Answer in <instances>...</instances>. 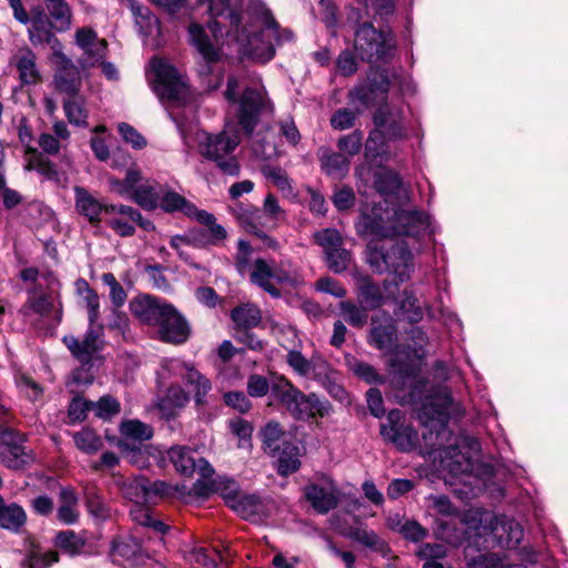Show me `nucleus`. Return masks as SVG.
Returning <instances> with one entry per match:
<instances>
[{
	"mask_svg": "<svg viewBox=\"0 0 568 568\" xmlns=\"http://www.w3.org/2000/svg\"><path fill=\"white\" fill-rule=\"evenodd\" d=\"M195 454L196 453L190 447L180 445L172 446L166 452V455L175 470L183 476L190 477L195 471H197L200 478H209L214 475V468L211 464L202 457L196 458Z\"/></svg>",
	"mask_w": 568,
	"mask_h": 568,
	"instance_id": "2eb2a0df",
	"label": "nucleus"
},
{
	"mask_svg": "<svg viewBox=\"0 0 568 568\" xmlns=\"http://www.w3.org/2000/svg\"><path fill=\"white\" fill-rule=\"evenodd\" d=\"M363 143V132L355 130L349 134L343 135L337 141V148L344 155L354 156L361 152Z\"/></svg>",
	"mask_w": 568,
	"mask_h": 568,
	"instance_id": "e2e57ef3",
	"label": "nucleus"
},
{
	"mask_svg": "<svg viewBox=\"0 0 568 568\" xmlns=\"http://www.w3.org/2000/svg\"><path fill=\"white\" fill-rule=\"evenodd\" d=\"M207 6V12L213 19L211 26L214 38L217 32L235 40L244 47V52L252 59L267 62L275 55V47L293 41L294 34L288 29H281L270 11L263 13V27L253 34H248L242 26L241 0H199Z\"/></svg>",
	"mask_w": 568,
	"mask_h": 568,
	"instance_id": "f257e3e1",
	"label": "nucleus"
},
{
	"mask_svg": "<svg viewBox=\"0 0 568 568\" xmlns=\"http://www.w3.org/2000/svg\"><path fill=\"white\" fill-rule=\"evenodd\" d=\"M491 534L497 545L505 548H516L524 537L521 526L507 516L496 517L491 527Z\"/></svg>",
	"mask_w": 568,
	"mask_h": 568,
	"instance_id": "cd10ccee",
	"label": "nucleus"
},
{
	"mask_svg": "<svg viewBox=\"0 0 568 568\" xmlns=\"http://www.w3.org/2000/svg\"><path fill=\"white\" fill-rule=\"evenodd\" d=\"M240 80L235 75L227 79L224 98L232 104H236V118L242 130L252 135L263 113L272 111V104L263 85L246 87L237 97Z\"/></svg>",
	"mask_w": 568,
	"mask_h": 568,
	"instance_id": "7ed1b4c3",
	"label": "nucleus"
},
{
	"mask_svg": "<svg viewBox=\"0 0 568 568\" xmlns=\"http://www.w3.org/2000/svg\"><path fill=\"white\" fill-rule=\"evenodd\" d=\"M57 89L69 97L77 95L80 88V79L75 72H60L54 77Z\"/></svg>",
	"mask_w": 568,
	"mask_h": 568,
	"instance_id": "338daca9",
	"label": "nucleus"
},
{
	"mask_svg": "<svg viewBox=\"0 0 568 568\" xmlns=\"http://www.w3.org/2000/svg\"><path fill=\"white\" fill-rule=\"evenodd\" d=\"M367 263L378 274L393 276L394 284H400L410 278L414 271V256L405 242L381 244L372 240L367 244Z\"/></svg>",
	"mask_w": 568,
	"mask_h": 568,
	"instance_id": "f03ea898",
	"label": "nucleus"
},
{
	"mask_svg": "<svg viewBox=\"0 0 568 568\" xmlns=\"http://www.w3.org/2000/svg\"><path fill=\"white\" fill-rule=\"evenodd\" d=\"M390 87L388 73L385 70H371L367 81L351 91V99L363 105L369 106L375 103L378 95L385 98Z\"/></svg>",
	"mask_w": 568,
	"mask_h": 568,
	"instance_id": "f3484780",
	"label": "nucleus"
},
{
	"mask_svg": "<svg viewBox=\"0 0 568 568\" xmlns=\"http://www.w3.org/2000/svg\"><path fill=\"white\" fill-rule=\"evenodd\" d=\"M396 337V327L389 316H374L372 318L371 344L377 349L389 348Z\"/></svg>",
	"mask_w": 568,
	"mask_h": 568,
	"instance_id": "473e14b6",
	"label": "nucleus"
},
{
	"mask_svg": "<svg viewBox=\"0 0 568 568\" xmlns=\"http://www.w3.org/2000/svg\"><path fill=\"white\" fill-rule=\"evenodd\" d=\"M252 149L257 158L270 160L278 154L275 142V132L266 128L264 132H258L253 136Z\"/></svg>",
	"mask_w": 568,
	"mask_h": 568,
	"instance_id": "a18cd8bd",
	"label": "nucleus"
},
{
	"mask_svg": "<svg viewBox=\"0 0 568 568\" xmlns=\"http://www.w3.org/2000/svg\"><path fill=\"white\" fill-rule=\"evenodd\" d=\"M106 220V225L119 236L130 237L135 234L134 221L128 219V215L112 214Z\"/></svg>",
	"mask_w": 568,
	"mask_h": 568,
	"instance_id": "69168bd1",
	"label": "nucleus"
},
{
	"mask_svg": "<svg viewBox=\"0 0 568 568\" xmlns=\"http://www.w3.org/2000/svg\"><path fill=\"white\" fill-rule=\"evenodd\" d=\"M151 65L155 73L154 91L160 100H181L185 94L186 85L179 71L160 58L152 59Z\"/></svg>",
	"mask_w": 568,
	"mask_h": 568,
	"instance_id": "1a4fd4ad",
	"label": "nucleus"
},
{
	"mask_svg": "<svg viewBox=\"0 0 568 568\" xmlns=\"http://www.w3.org/2000/svg\"><path fill=\"white\" fill-rule=\"evenodd\" d=\"M121 433L134 440H148L153 436L152 427L140 420H128L122 423Z\"/></svg>",
	"mask_w": 568,
	"mask_h": 568,
	"instance_id": "680f3d73",
	"label": "nucleus"
},
{
	"mask_svg": "<svg viewBox=\"0 0 568 568\" xmlns=\"http://www.w3.org/2000/svg\"><path fill=\"white\" fill-rule=\"evenodd\" d=\"M278 456L277 470L281 475H288L296 471L301 465L297 454V447L292 446L290 443L282 447Z\"/></svg>",
	"mask_w": 568,
	"mask_h": 568,
	"instance_id": "603ef678",
	"label": "nucleus"
},
{
	"mask_svg": "<svg viewBox=\"0 0 568 568\" xmlns=\"http://www.w3.org/2000/svg\"><path fill=\"white\" fill-rule=\"evenodd\" d=\"M75 44L87 55L88 62L93 64L104 58L106 41L99 39L97 32L91 28H80L75 31Z\"/></svg>",
	"mask_w": 568,
	"mask_h": 568,
	"instance_id": "c85d7f7f",
	"label": "nucleus"
},
{
	"mask_svg": "<svg viewBox=\"0 0 568 568\" xmlns=\"http://www.w3.org/2000/svg\"><path fill=\"white\" fill-rule=\"evenodd\" d=\"M325 261L332 272L341 274L351 266L353 263V257L351 252L344 248L342 245L325 253Z\"/></svg>",
	"mask_w": 568,
	"mask_h": 568,
	"instance_id": "864d4df0",
	"label": "nucleus"
},
{
	"mask_svg": "<svg viewBox=\"0 0 568 568\" xmlns=\"http://www.w3.org/2000/svg\"><path fill=\"white\" fill-rule=\"evenodd\" d=\"M250 280L272 297H281V291L274 284V267L263 258H257L252 265Z\"/></svg>",
	"mask_w": 568,
	"mask_h": 568,
	"instance_id": "72a5a7b5",
	"label": "nucleus"
},
{
	"mask_svg": "<svg viewBox=\"0 0 568 568\" xmlns=\"http://www.w3.org/2000/svg\"><path fill=\"white\" fill-rule=\"evenodd\" d=\"M45 278L48 280L45 286H32L27 290V300L20 308V314L26 318L38 315L60 323L62 318L60 283L55 275H47Z\"/></svg>",
	"mask_w": 568,
	"mask_h": 568,
	"instance_id": "423d86ee",
	"label": "nucleus"
},
{
	"mask_svg": "<svg viewBox=\"0 0 568 568\" xmlns=\"http://www.w3.org/2000/svg\"><path fill=\"white\" fill-rule=\"evenodd\" d=\"M320 161L322 170L331 178L341 180L349 171L351 162L346 155L341 152H334L328 149L321 151Z\"/></svg>",
	"mask_w": 568,
	"mask_h": 568,
	"instance_id": "c9c22d12",
	"label": "nucleus"
},
{
	"mask_svg": "<svg viewBox=\"0 0 568 568\" xmlns=\"http://www.w3.org/2000/svg\"><path fill=\"white\" fill-rule=\"evenodd\" d=\"M160 338L168 343L182 344L190 335L186 320L171 305L163 320L158 325Z\"/></svg>",
	"mask_w": 568,
	"mask_h": 568,
	"instance_id": "b1692460",
	"label": "nucleus"
},
{
	"mask_svg": "<svg viewBox=\"0 0 568 568\" xmlns=\"http://www.w3.org/2000/svg\"><path fill=\"white\" fill-rule=\"evenodd\" d=\"M393 213L374 205L369 210L362 211L356 223V231L361 236H373L377 240L394 236Z\"/></svg>",
	"mask_w": 568,
	"mask_h": 568,
	"instance_id": "4468645a",
	"label": "nucleus"
},
{
	"mask_svg": "<svg viewBox=\"0 0 568 568\" xmlns=\"http://www.w3.org/2000/svg\"><path fill=\"white\" fill-rule=\"evenodd\" d=\"M316 244L323 247L324 254L343 245V237L335 229H324L314 234Z\"/></svg>",
	"mask_w": 568,
	"mask_h": 568,
	"instance_id": "0e129e2a",
	"label": "nucleus"
},
{
	"mask_svg": "<svg viewBox=\"0 0 568 568\" xmlns=\"http://www.w3.org/2000/svg\"><path fill=\"white\" fill-rule=\"evenodd\" d=\"M162 189V184L148 180L132 192L131 201L145 211H154L159 206Z\"/></svg>",
	"mask_w": 568,
	"mask_h": 568,
	"instance_id": "f704fd0d",
	"label": "nucleus"
},
{
	"mask_svg": "<svg viewBox=\"0 0 568 568\" xmlns=\"http://www.w3.org/2000/svg\"><path fill=\"white\" fill-rule=\"evenodd\" d=\"M170 310L171 304L151 295L139 296L131 303L134 316L142 323L153 326H158Z\"/></svg>",
	"mask_w": 568,
	"mask_h": 568,
	"instance_id": "aec40b11",
	"label": "nucleus"
},
{
	"mask_svg": "<svg viewBox=\"0 0 568 568\" xmlns=\"http://www.w3.org/2000/svg\"><path fill=\"white\" fill-rule=\"evenodd\" d=\"M29 22L31 26L28 29V38L33 47L48 44L53 51L61 49V42L55 37L52 24L42 11L34 14Z\"/></svg>",
	"mask_w": 568,
	"mask_h": 568,
	"instance_id": "a878e982",
	"label": "nucleus"
},
{
	"mask_svg": "<svg viewBox=\"0 0 568 568\" xmlns=\"http://www.w3.org/2000/svg\"><path fill=\"white\" fill-rule=\"evenodd\" d=\"M213 476L199 478L192 486L193 494L197 497H209L216 493L231 506L240 495L239 484L227 477L219 476L214 478Z\"/></svg>",
	"mask_w": 568,
	"mask_h": 568,
	"instance_id": "6ab92c4d",
	"label": "nucleus"
},
{
	"mask_svg": "<svg viewBox=\"0 0 568 568\" xmlns=\"http://www.w3.org/2000/svg\"><path fill=\"white\" fill-rule=\"evenodd\" d=\"M178 491V485L164 480L151 481L148 479V504H155L158 499L172 497Z\"/></svg>",
	"mask_w": 568,
	"mask_h": 568,
	"instance_id": "13d9d810",
	"label": "nucleus"
},
{
	"mask_svg": "<svg viewBox=\"0 0 568 568\" xmlns=\"http://www.w3.org/2000/svg\"><path fill=\"white\" fill-rule=\"evenodd\" d=\"M393 217L394 236H417L429 225L428 215L423 211L399 210L393 212Z\"/></svg>",
	"mask_w": 568,
	"mask_h": 568,
	"instance_id": "393cba45",
	"label": "nucleus"
},
{
	"mask_svg": "<svg viewBox=\"0 0 568 568\" xmlns=\"http://www.w3.org/2000/svg\"><path fill=\"white\" fill-rule=\"evenodd\" d=\"M45 8L52 21V28L58 32L68 31L72 24V11L65 0H44Z\"/></svg>",
	"mask_w": 568,
	"mask_h": 568,
	"instance_id": "58836bf2",
	"label": "nucleus"
},
{
	"mask_svg": "<svg viewBox=\"0 0 568 568\" xmlns=\"http://www.w3.org/2000/svg\"><path fill=\"white\" fill-rule=\"evenodd\" d=\"M75 207L80 214L85 216L92 225H98L101 222V214H114L106 209L111 205H104L99 200L93 197L84 187L75 186Z\"/></svg>",
	"mask_w": 568,
	"mask_h": 568,
	"instance_id": "c756f323",
	"label": "nucleus"
},
{
	"mask_svg": "<svg viewBox=\"0 0 568 568\" xmlns=\"http://www.w3.org/2000/svg\"><path fill=\"white\" fill-rule=\"evenodd\" d=\"M73 438L77 447L87 454H93L102 446V439L90 428L75 433Z\"/></svg>",
	"mask_w": 568,
	"mask_h": 568,
	"instance_id": "6e6d98bb",
	"label": "nucleus"
},
{
	"mask_svg": "<svg viewBox=\"0 0 568 568\" xmlns=\"http://www.w3.org/2000/svg\"><path fill=\"white\" fill-rule=\"evenodd\" d=\"M9 65L18 73L22 87L36 85L41 81L36 53L28 47H19L10 57Z\"/></svg>",
	"mask_w": 568,
	"mask_h": 568,
	"instance_id": "a211bd4d",
	"label": "nucleus"
},
{
	"mask_svg": "<svg viewBox=\"0 0 568 568\" xmlns=\"http://www.w3.org/2000/svg\"><path fill=\"white\" fill-rule=\"evenodd\" d=\"M348 367L355 376L372 385H383L387 382V377L381 375L374 366L368 363L352 358L348 361Z\"/></svg>",
	"mask_w": 568,
	"mask_h": 568,
	"instance_id": "de8ad7c7",
	"label": "nucleus"
},
{
	"mask_svg": "<svg viewBox=\"0 0 568 568\" xmlns=\"http://www.w3.org/2000/svg\"><path fill=\"white\" fill-rule=\"evenodd\" d=\"M387 366L389 368V383L396 389L404 390L416 383L423 382V379L417 381L420 364L410 349H396L390 355Z\"/></svg>",
	"mask_w": 568,
	"mask_h": 568,
	"instance_id": "6e6552de",
	"label": "nucleus"
},
{
	"mask_svg": "<svg viewBox=\"0 0 568 568\" xmlns=\"http://www.w3.org/2000/svg\"><path fill=\"white\" fill-rule=\"evenodd\" d=\"M303 283L304 278L296 268L286 267L284 263L274 267V284L297 287Z\"/></svg>",
	"mask_w": 568,
	"mask_h": 568,
	"instance_id": "052dcab7",
	"label": "nucleus"
},
{
	"mask_svg": "<svg viewBox=\"0 0 568 568\" xmlns=\"http://www.w3.org/2000/svg\"><path fill=\"white\" fill-rule=\"evenodd\" d=\"M263 174L286 196H294L292 181L287 173L280 166L266 165L263 168Z\"/></svg>",
	"mask_w": 568,
	"mask_h": 568,
	"instance_id": "3c124183",
	"label": "nucleus"
},
{
	"mask_svg": "<svg viewBox=\"0 0 568 568\" xmlns=\"http://www.w3.org/2000/svg\"><path fill=\"white\" fill-rule=\"evenodd\" d=\"M381 435L402 452H410L418 445L416 429L404 423L403 414L398 409L388 413L386 423L381 425Z\"/></svg>",
	"mask_w": 568,
	"mask_h": 568,
	"instance_id": "9b49d317",
	"label": "nucleus"
},
{
	"mask_svg": "<svg viewBox=\"0 0 568 568\" xmlns=\"http://www.w3.org/2000/svg\"><path fill=\"white\" fill-rule=\"evenodd\" d=\"M189 36L191 43L205 61V65L201 68L200 73L209 74L211 72V64L221 59L220 49L212 42L205 29L200 23H190Z\"/></svg>",
	"mask_w": 568,
	"mask_h": 568,
	"instance_id": "5701e85b",
	"label": "nucleus"
},
{
	"mask_svg": "<svg viewBox=\"0 0 568 568\" xmlns=\"http://www.w3.org/2000/svg\"><path fill=\"white\" fill-rule=\"evenodd\" d=\"M172 371L191 388L196 405H203L204 398L211 390V382L192 365L180 361L171 362Z\"/></svg>",
	"mask_w": 568,
	"mask_h": 568,
	"instance_id": "412c9836",
	"label": "nucleus"
},
{
	"mask_svg": "<svg viewBox=\"0 0 568 568\" xmlns=\"http://www.w3.org/2000/svg\"><path fill=\"white\" fill-rule=\"evenodd\" d=\"M24 171H36L44 180L53 181L55 183L61 182V173L58 166L41 151L32 146H27L24 151Z\"/></svg>",
	"mask_w": 568,
	"mask_h": 568,
	"instance_id": "bb28decb",
	"label": "nucleus"
},
{
	"mask_svg": "<svg viewBox=\"0 0 568 568\" xmlns=\"http://www.w3.org/2000/svg\"><path fill=\"white\" fill-rule=\"evenodd\" d=\"M85 505L90 515L95 519L105 520L111 517L110 506L104 501L95 488L87 489Z\"/></svg>",
	"mask_w": 568,
	"mask_h": 568,
	"instance_id": "09e8293b",
	"label": "nucleus"
},
{
	"mask_svg": "<svg viewBox=\"0 0 568 568\" xmlns=\"http://www.w3.org/2000/svg\"><path fill=\"white\" fill-rule=\"evenodd\" d=\"M63 110L69 123L82 128L88 125L89 112L83 98L79 95L67 98L63 101Z\"/></svg>",
	"mask_w": 568,
	"mask_h": 568,
	"instance_id": "49530a36",
	"label": "nucleus"
},
{
	"mask_svg": "<svg viewBox=\"0 0 568 568\" xmlns=\"http://www.w3.org/2000/svg\"><path fill=\"white\" fill-rule=\"evenodd\" d=\"M304 496L318 514H327L337 507L338 488L332 477L321 475L304 487Z\"/></svg>",
	"mask_w": 568,
	"mask_h": 568,
	"instance_id": "ddd939ff",
	"label": "nucleus"
},
{
	"mask_svg": "<svg viewBox=\"0 0 568 568\" xmlns=\"http://www.w3.org/2000/svg\"><path fill=\"white\" fill-rule=\"evenodd\" d=\"M121 491L134 505L148 504V478L138 476L123 480Z\"/></svg>",
	"mask_w": 568,
	"mask_h": 568,
	"instance_id": "37998d69",
	"label": "nucleus"
},
{
	"mask_svg": "<svg viewBox=\"0 0 568 568\" xmlns=\"http://www.w3.org/2000/svg\"><path fill=\"white\" fill-rule=\"evenodd\" d=\"M375 184L381 193L390 194L400 189L402 181L395 172L384 171L377 174Z\"/></svg>",
	"mask_w": 568,
	"mask_h": 568,
	"instance_id": "774afa93",
	"label": "nucleus"
},
{
	"mask_svg": "<svg viewBox=\"0 0 568 568\" xmlns=\"http://www.w3.org/2000/svg\"><path fill=\"white\" fill-rule=\"evenodd\" d=\"M233 214L236 216L241 226L247 232L262 240L266 247L275 250L277 242L268 236L264 229H273L270 217L265 213L251 204L242 202L235 203L232 207Z\"/></svg>",
	"mask_w": 568,
	"mask_h": 568,
	"instance_id": "9d476101",
	"label": "nucleus"
},
{
	"mask_svg": "<svg viewBox=\"0 0 568 568\" xmlns=\"http://www.w3.org/2000/svg\"><path fill=\"white\" fill-rule=\"evenodd\" d=\"M354 278L358 303L368 310L382 306L384 296L381 286L369 275L356 273Z\"/></svg>",
	"mask_w": 568,
	"mask_h": 568,
	"instance_id": "7c9ffc66",
	"label": "nucleus"
},
{
	"mask_svg": "<svg viewBox=\"0 0 568 568\" xmlns=\"http://www.w3.org/2000/svg\"><path fill=\"white\" fill-rule=\"evenodd\" d=\"M231 318L236 329H251L260 325L262 321L261 310L253 304H242L231 312Z\"/></svg>",
	"mask_w": 568,
	"mask_h": 568,
	"instance_id": "79ce46f5",
	"label": "nucleus"
},
{
	"mask_svg": "<svg viewBox=\"0 0 568 568\" xmlns=\"http://www.w3.org/2000/svg\"><path fill=\"white\" fill-rule=\"evenodd\" d=\"M272 394L296 418L306 420L323 415V406L315 394L305 395L284 376H274Z\"/></svg>",
	"mask_w": 568,
	"mask_h": 568,
	"instance_id": "0eeeda50",
	"label": "nucleus"
},
{
	"mask_svg": "<svg viewBox=\"0 0 568 568\" xmlns=\"http://www.w3.org/2000/svg\"><path fill=\"white\" fill-rule=\"evenodd\" d=\"M458 410V405L454 403L449 389L447 387H436L423 403L418 417L425 425L428 422H436L440 427H444L449 415Z\"/></svg>",
	"mask_w": 568,
	"mask_h": 568,
	"instance_id": "f8f14e48",
	"label": "nucleus"
},
{
	"mask_svg": "<svg viewBox=\"0 0 568 568\" xmlns=\"http://www.w3.org/2000/svg\"><path fill=\"white\" fill-rule=\"evenodd\" d=\"M60 506L57 510V519L65 525L75 524L79 519L78 496L74 489L62 487L59 493Z\"/></svg>",
	"mask_w": 568,
	"mask_h": 568,
	"instance_id": "e433bc0d",
	"label": "nucleus"
},
{
	"mask_svg": "<svg viewBox=\"0 0 568 568\" xmlns=\"http://www.w3.org/2000/svg\"><path fill=\"white\" fill-rule=\"evenodd\" d=\"M14 439V432L12 435L0 436V460L8 468L20 469L29 463L30 457L26 453L24 447Z\"/></svg>",
	"mask_w": 568,
	"mask_h": 568,
	"instance_id": "2f4dec72",
	"label": "nucleus"
},
{
	"mask_svg": "<svg viewBox=\"0 0 568 568\" xmlns=\"http://www.w3.org/2000/svg\"><path fill=\"white\" fill-rule=\"evenodd\" d=\"M344 320L354 327H363L367 322V311L364 305H356L351 301H342L338 304Z\"/></svg>",
	"mask_w": 568,
	"mask_h": 568,
	"instance_id": "8fccbe9b",
	"label": "nucleus"
},
{
	"mask_svg": "<svg viewBox=\"0 0 568 568\" xmlns=\"http://www.w3.org/2000/svg\"><path fill=\"white\" fill-rule=\"evenodd\" d=\"M351 538L371 551L377 552L383 557L388 556L390 549L387 542L374 530L358 527L351 532Z\"/></svg>",
	"mask_w": 568,
	"mask_h": 568,
	"instance_id": "a19ab883",
	"label": "nucleus"
},
{
	"mask_svg": "<svg viewBox=\"0 0 568 568\" xmlns=\"http://www.w3.org/2000/svg\"><path fill=\"white\" fill-rule=\"evenodd\" d=\"M264 449L275 456L283 446L290 443V436L276 422H268L261 430Z\"/></svg>",
	"mask_w": 568,
	"mask_h": 568,
	"instance_id": "4c0bfd02",
	"label": "nucleus"
},
{
	"mask_svg": "<svg viewBox=\"0 0 568 568\" xmlns=\"http://www.w3.org/2000/svg\"><path fill=\"white\" fill-rule=\"evenodd\" d=\"M357 57L372 67L386 64L395 55L396 40L389 30L376 29L371 22L359 23L354 33Z\"/></svg>",
	"mask_w": 568,
	"mask_h": 568,
	"instance_id": "20e7f679",
	"label": "nucleus"
},
{
	"mask_svg": "<svg viewBox=\"0 0 568 568\" xmlns=\"http://www.w3.org/2000/svg\"><path fill=\"white\" fill-rule=\"evenodd\" d=\"M374 124L389 139L405 136L403 111L398 106L384 103L377 108L373 116Z\"/></svg>",
	"mask_w": 568,
	"mask_h": 568,
	"instance_id": "4be33fe9",
	"label": "nucleus"
},
{
	"mask_svg": "<svg viewBox=\"0 0 568 568\" xmlns=\"http://www.w3.org/2000/svg\"><path fill=\"white\" fill-rule=\"evenodd\" d=\"M108 211H112L114 214H123L128 215V219L134 221V225H139L143 231L151 232L155 230V225L149 219L143 217L141 212L133 206L120 204V205H111L106 209Z\"/></svg>",
	"mask_w": 568,
	"mask_h": 568,
	"instance_id": "bf43d9fd",
	"label": "nucleus"
},
{
	"mask_svg": "<svg viewBox=\"0 0 568 568\" xmlns=\"http://www.w3.org/2000/svg\"><path fill=\"white\" fill-rule=\"evenodd\" d=\"M55 546L70 555H75L83 548L84 540L72 530H62L55 536Z\"/></svg>",
	"mask_w": 568,
	"mask_h": 568,
	"instance_id": "4d7b16f0",
	"label": "nucleus"
},
{
	"mask_svg": "<svg viewBox=\"0 0 568 568\" xmlns=\"http://www.w3.org/2000/svg\"><path fill=\"white\" fill-rule=\"evenodd\" d=\"M166 213L182 212L184 215L194 212L193 203L189 202L183 195L169 190L163 185L159 206Z\"/></svg>",
	"mask_w": 568,
	"mask_h": 568,
	"instance_id": "c03bdc74",
	"label": "nucleus"
},
{
	"mask_svg": "<svg viewBox=\"0 0 568 568\" xmlns=\"http://www.w3.org/2000/svg\"><path fill=\"white\" fill-rule=\"evenodd\" d=\"M102 326H90L82 341L74 336H64L63 343L72 355L83 365H89L103 348Z\"/></svg>",
	"mask_w": 568,
	"mask_h": 568,
	"instance_id": "dca6fc26",
	"label": "nucleus"
},
{
	"mask_svg": "<svg viewBox=\"0 0 568 568\" xmlns=\"http://www.w3.org/2000/svg\"><path fill=\"white\" fill-rule=\"evenodd\" d=\"M27 521L24 509L16 504L7 505L0 497V527L12 531H18Z\"/></svg>",
	"mask_w": 568,
	"mask_h": 568,
	"instance_id": "ea45409f",
	"label": "nucleus"
},
{
	"mask_svg": "<svg viewBox=\"0 0 568 568\" xmlns=\"http://www.w3.org/2000/svg\"><path fill=\"white\" fill-rule=\"evenodd\" d=\"M199 153L224 173L231 176L240 174V163L233 155L240 144V136L236 131L223 130L216 134L209 132L197 133Z\"/></svg>",
	"mask_w": 568,
	"mask_h": 568,
	"instance_id": "39448f33",
	"label": "nucleus"
},
{
	"mask_svg": "<svg viewBox=\"0 0 568 568\" xmlns=\"http://www.w3.org/2000/svg\"><path fill=\"white\" fill-rule=\"evenodd\" d=\"M80 294L83 296L85 307L88 310V318L90 326L94 325L100 317V301L99 295L92 290L89 284L83 281L78 287Z\"/></svg>",
	"mask_w": 568,
	"mask_h": 568,
	"instance_id": "5fc2aeb1",
	"label": "nucleus"
}]
</instances>
